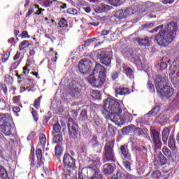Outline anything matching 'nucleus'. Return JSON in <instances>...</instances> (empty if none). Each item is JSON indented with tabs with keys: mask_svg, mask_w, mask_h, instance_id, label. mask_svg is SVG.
I'll return each instance as SVG.
<instances>
[{
	"mask_svg": "<svg viewBox=\"0 0 179 179\" xmlns=\"http://www.w3.org/2000/svg\"><path fill=\"white\" fill-rule=\"evenodd\" d=\"M177 30H178L177 23L174 22L168 23L165 25V28L155 36L157 43L162 47H169L174 41L177 36Z\"/></svg>",
	"mask_w": 179,
	"mask_h": 179,
	"instance_id": "nucleus-1",
	"label": "nucleus"
},
{
	"mask_svg": "<svg viewBox=\"0 0 179 179\" xmlns=\"http://www.w3.org/2000/svg\"><path fill=\"white\" fill-rule=\"evenodd\" d=\"M110 113L114 115L113 122H115L117 125L124 124V119L121 118V116H120L122 113L121 105L117 100L108 97L103 101L102 114L107 116L109 115Z\"/></svg>",
	"mask_w": 179,
	"mask_h": 179,
	"instance_id": "nucleus-2",
	"label": "nucleus"
},
{
	"mask_svg": "<svg viewBox=\"0 0 179 179\" xmlns=\"http://www.w3.org/2000/svg\"><path fill=\"white\" fill-rule=\"evenodd\" d=\"M103 163H115L117 159L115 158V154L114 152V141H108L103 148Z\"/></svg>",
	"mask_w": 179,
	"mask_h": 179,
	"instance_id": "nucleus-3",
	"label": "nucleus"
},
{
	"mask_svg": "<svg viewBox=\"0 0 179 179\" xmlns=\"http://www.w3.org/2000/svg\"><path fill=\"white\" fill-rule=\"evenodd\" d=\"M67 128L70 139H78V136H79V125L76 124L73 119L69 118Z\"/></svg>",
	"mask_w": 179,
	"mask_h": 179,
	"instance_id": "nucleus-4",
	"label": "nucleus"
},
{
	"mask_svg": "<svg viewBox=\"0 0 179 179\" xmlns=\"http://www.w3.org/2000/svg\"><path fill=\"white\" fill-rule=\"evenodd\" d=\"M96 57L102 65H105V66H110L111 65V59L113 58L110 52L104 49L98 50Z\"/></svg>",
	"mask_w": 179,
	"mask_h": 179,
	"instance_id": "nucleus-5",
	"label": "nucleus"
},
{
	"mask_svg": "<svg viewBox=\"0 0 179 179\" xmlns=\"http://www.w3.org/2000/svg\"><path fill=\"white\" fill-rule=\"evenodd\" d=\"M106 78L107 76H103V74L99 76L97 78L94 76V74H91L87 78V81L89 82V83L92 85V86L99 89L103 85H104V83H106Z\"/></svg>",
	"mask_w": 179,
	"mask_h": 179,
	"instance_id": "nucleus-6",
	"label": "nucleus"
},
{
	"mask_svg": "<svg viewBox=\"0 0 179 179\" xmlns=\"http://www.w3.org/2000/svg\"><path fill=\"white\" fill-rule=\"evenodd\" d=\"M92 66H93V63L89 59H83L78 63V69L83 75L89 73L92 71Z\"/></svg>",
	"mask_w": 179,
	"mask_h": 179,
	"instance_id": "nucleus-7",
	"label": "nucleus"
},
{
	"mask_svg": "<svg viewBox=\"0 0 179 179\" xmlns=\"http://www.w3.org/2000/svg\"><path fill=\"white\" fill-rule=\"evenodd\" d=\"M64 169H75L76 167V159L69 153H65L62 159Z\"/></svg>",
	"mask_w": 179,
	"mask_h": 179,
	"instance_id": "nucleus-8",
	"label": "nucleus"
},
{
	"mask_svg": "<svg viewBox=\"0 0 179 179\" xmlns=\"http://www.w3.org/2000/svg\"><path fill=\"white\" fill-rule=\"evenodd\" d=\"M80 85L75 80L71 81L69 84V94L71 97H76L80 93Z\"/></svg>",
	"mask_w": 179,
	"mask_h": 179,
	"instance_id": "nucleus-9",
	"label": "nucleus"
},
{
	"mask_svg": "<svg viewBox=\"0 0 179 179\" xmlns=\"http://www.w3.org/2000/svg\"><path fill=\"white\" fill-rule=\"evenodd\" d=\"M151 136H152V141L156 149L160 150L162 146H163V143L160 139V133L156 129H152L151 130Z\"/></svg>",
	"mask_w": 179,
	"mask_h": 179,
	"instance_id": "nucleus-10",
	"label": "nucleus"
},
{
	"mask_svg": "<svg viewBox=\"0 0 179 179\" xmlns=\"http://www.w3.org/2000/svg\"><path fill=\"white\" fill-rule=\"evenodd\" d=\"M167 164V157L162 153V152H159L158 155L154 159V166L159 169V167H162V166H166Z\"/></svg>",
	"mask_w": 179,
	"mask_h": 179,
	"instance_id": "nucleus-11",
	"label": "nucleus"
},
{
	"mask_svg": "<svg viewBox=\"0 0 179 179\" xmlns=\"http://www.w3.org/2000/svg\"><path fill=\"white\" fill-rule=\"evenodd\" d=\"M157 92L160 93L162 97L170 98L173 96V94H174V89L171 87L169 85H164V87H161V88L157 89Z\"/></svg>",
	"mask_w": 179,
	"mask_h": 179,
	"instance_id": "nucleus-12",
	"label": "nucleus"
},
{
	"mask_svg": "<svg viewBox=\"0 0 179 179\" xmlns=\"http://www.w3.org/2000/svg\"><path fill=\"white\" fill-rule=\"evenodd\" d=\"M99 162H100V159L97 161H91L90 163L92 165L90 169H91L92 171L94 173L93 176L90 179H103V175L101 174L99 169L96 167L99 164Z\"/></svg>",
	"mask_w": 179,
	"mask_h": 179,
	"instance_id": "nucleus-13",
	"label": "nucleus"
},
{
	"mask_svg": "<svg viewBox=\"0 0 179 179\" xmlns=\"http://www.w3.org/2000/svg\"><path fill=\"white\" fill-rule=\"evenodd\" d=\"M1 132L6 135V136H10L12 135V131H13L14 127L12 123H3L1 125Z\"/></svg>",
	"mask_w": 179,
	"mask_h": 179,
	"instance_id": "nucleus-14",
	"label": "nucleus"
},
{
	"mask_svg": "<svg viewBox=\"0 0 179 179\" xmlns=\"http://www.w3.org/2000/svg\"><path fill=\"white\" fill-rule=\"evenodd\" d=\"M120 153L122 157H124V159H126V160H131V152L128 148V145H120Z\"/></svg>",
	"mask_w": 179,
	"mask_h": 179,
	"instance_id": "nucleus-15",
	"label": "nucleus"
},
{
	"mask_svg": "<svg viewBox=\"0 0 179 179\" xmlns=\"http://www.w3.org/2000/svg\"><path fill=\"white\" fill-rule=\"evenodd\" d=\"M114 8L108 4L101 3L98 7L95 8L96 13H104L108 12V10H113Z\"/></svg>",
	"mask_w": 179,
	"mask_h": 179,
	"instance_id": "nucleus-16",
	"label": "nucleus"
},
{
	"mask_svg": "<svg viewBox=\"0 0 179 179\" xmlns=\"http://www.w3.org/2000/svg\"><path fill=\"white\" fill-rule=\"evenodd\" d=\"M36 157H37V164L36 169H38V167H41L42 166H44V161L45 159L43 157V150L41 148H37L36 151Z\"/></svg>",
	"mask_w": 179,
	"mask_h": 179,
	"instance_id": "nucleus-17",
	"label": "nucleus"
},
{
	"mask_svg": "<svg viewBox=\"0 0 179 179\" xmlns=\"http://www.w3.org/2000/svg\"><path fill=\"white\" fill-rule=\"evenodd\" d=\"M91 143L92 145V148L96 153L101 152V144L99 142V138L97 136H94V137L91 140Z\"/></svg>",
	"mask_w": 179,
	"mask_h": 179,
	"instance_id": "nucleus-18",
	"label": "nucleus"
},
{
	"mask_svg": "<svg viewBox=\"0 0 179 179\" xmlns=\"http://www.w3.org/2000/svg\"><path fill=\"white\" fill-rule=\"evenodd\" d=\"M96 73H99V76L103 75V76H106V68L100 63H97L95 65L92 75H96Z\"/></svg>",
	"mask_w": 179,
	"mask_h": 179,
	"instance_id": "nucleus-19",
	"label": "nucleus"
},
{
	"mask_svg": "<svg viewBox=\"0 0 179 179\" xmlns=\"http://www.w3.org/2000/svg\"><path fill=\"white\" fill-rule=\"evenodd\" d=\"M155 83L158 87L157 89H160L167 85V80L166 78L162 77L161 75H158L155 78Z\"/></svg>",
	"mask_w": 179,
	"mask_h": 179,
	"instance_id": "nucleus-20",
	"label": "nucleus"
},
{
	"mask_svg": "<svg viewBox=\"0 0 179 179\" xmlns=\"http://www.w3.org/2000/svg\"><path fill=\"white\" fill-rule=\"evenodd\" d=\"M171 129L169 127H165L162 131V139L164 145H167L169 141V136H170V132Z\"/></svg>",
	"mask_w": 179,
	"mask_h": 179,
	"instance_id": "nucleus-21",
	"label": "nucleus"
},
{
	"mask_svg": "<svg viewBox=\"0 0 179 179\" xmlns=\"http://www.w3.org/2000/svg\"><path fill=\"white\" fill-rule=\"evenodd\" d=\"M102 173H103L105 176H110V174H113L114 173V166L110 163L105 164L103 166Z\"/></svg>",
	"mask_w": 179,
	"mask_h": 179,
	"instance_id": "nucleus-22",
	"label": "nucleus"
},
{
	"mask_svg": "<svg viewBox=\"0 0 179 179\" xmlns=\"http://www.w3.org/2000/svg\"><path fill=\"white\" fill-rule=\"evenodd\" d=\"M168 146L172 152L176 151L177 149V144H176V138H174V135L171 134L168 139Z\"/></svg>",
	"mask_w": 179,
	"mask_h": 179,
	"instance_id": "nucleus-23",
	"label": "nucleus"
},
{
	"mask_svg": "<svg viewBox=\"0 0 179 179\" xmlns=\"http://www.w3.org/2000/svg\"><path fill=\"white\" fill-rule=\"evenodd\" d=\"M129 14V10H117L115 11L114 16L116 19H125Z\"/></svg>",
	"mask_w": 179,
	"mask_h": 179,
	"instance_id": "nucleus-24",
	"label": "nucleus"
},
{
	"mask_svg": "<svg viewBox=\"0 0 179 179\" xmlns=\"http://www.w3.org/2000/svg\"><path fill=\"white\" fill-rule=\"evenodd\" d=\"M134 41L140 45H143V47H150V42H149V38L148 37L144 38H134Z\"/></svg>",
	"mask_w": 179,
	"mask_h": 179,
	"instance_id": "nucleus-25",
	"label": "nucleus"
},
{
	"mask_svg": "<svg viewBox=\"0 0 179 179\" xmlns=\"http://www.w3.org/2000/svg\"><path fill=\"white\" fill-rule=\"evenodd\" d=\"M115 93L120 94V96H127L129 94V88L128 87H120L115 89Z\"/></svg>",
	"mask_w": 179,
	"mask_h": 179,
	"instance_id": "nucleus-26",
	"label": "nucleus"
},
{
	"mask_svg": "<svg viewBox=\"0 0 179 179\" xmlns=\"http://www.w3.org/2000/svg\"><path fill=\"white\" fill-rule=\"evenodd\" d=\"M0 178L9 179L6 168L0 164Z\"/></svg>",
	"mask_w": 179,
	"mask_h": 179,
	"instance_id": "nucleus-27",
	"label": "nucleus"
},
{
	"mask_svg": "<svg viewBox=\"0 0 179 179\" xmlns=\"http://www.w3.org/2000/svg\"><path fill=\"white\" fill-rule=\"evenodd\" d=\"M160 110H162V107H160V106H155L148 113V115L150 117L157 115V114L160 113Z\"/></svg>",
	"mask_w": 179,
	"mask_h": 179,
	"instance_id": "nucleus-28",
	"label": "nucleus"
},
{
	"mask_svg": "<svg viewBox=\"0 0 179 179\" xmlns=\"http://www.w3.org/2000/svg\"><path fill=\"white\" fill-rule=\"evenodd\" d=\"M0 120L3 122V124H10V116L8 113H0Z\"/></svg>",
	"mask_w": 179,
	"mask_h": 179,
	"instance_id": "nucleus-29",
	"label": "nucleus"
},
{
	"mask_svg": "<svg viewBox=\"0 0 179 179\" xmlns=\"http://www.w3.org/2000/svg\"><path fill=\"white\" fill-rule=\"evenodd\" d=\"M108 132L109 133V136H115L117 128H115L113 124H109L108 126Z\"/></svg>",
	"mask_w": 179,
	"mask_h": 179,
	"instance_id": "nucleus-30",
	"label": "nucleus"
},
{
	"mask_svg": "<svg viewBox=\"0 0 179 179\" xmlns=\"http://www.w3.org/2000/svg\"><path fill=\"white\" fill-rule=\"evenodd\" d=\"M162 153L165 157H169V159H171L173 157V155L171 154V150L167 148V147H164L162 149Z\"/></svg>",
	"mask_w": 179,
	"mask_h": 179,
	"instance_id": "nucleus-31",
	"label": "nucleus"
},
{
	"mask_svg": "<svg viewBox=\"0 0 179 179\" xmlns=\"http://www.w3.org/2000/svg\"><path fill=\"white\" fill-rule=\"evenodd\" d=\"M34 9H41L38 5H32L29 7L28 13L26 14L25 17H29L30 15L34 13Z\"/></svg>",
	"mask_w": 179,
	"mask_h": 179,
	"instance_id": "nucleus-32",
	"label": "nucleus"
},
{
	"mask_svg": "<svg viewBox=\"0 0 179 179\" xmlns=\"http://www.w3.org/2000/svg\"><path fill=\"white\" fill-rule=\"evenodd\" d=\"M55 155L56 157H61L62 156V146L57 145L55 148Z\"/></svg>",
	"mask_w": 179,
	"mask_h": 179,
	"instance_id": "nucleus-33",
	"label": "nucleus"
},
{
	"mask_svg": "<svg viewBox=\"0 0 179 179\" xmlns=\"http://www.w3.org/2000/svg\"><path fill=\"white\" fill-rule=\"evenodd\" d=\"M136 114H127L125 115V120H123L124 122H132V121H135L136 118Z\"/></svg>",
	"mask_w": 179,
	"mask_h": 179,
	"instance_id": "nucleus-34",
	"label": "nucleus"
},
{
	"mask_svg": "<svg viewBox=\"0 0 179 179\" xmlns=\"http://www.w3.org/2000/svg\"><path fill=\"white\" fill-rule=\"evenodd\" d=\"M151 178L153 179H160L162 178V171H160L159 169L155 170L151 173Z\"/></svg>",
	"mask_w": 179,
	"mask_h": 179,
	"instance_id": "nucleus-35",
	"label": "nucleus"
},
{
	"mask_svg": "<svg viewBox=\"0 0 179 179\" xmlns=\"http://www.w3.org/2000/svg\"><path fill=\"white\" fill-rule=\"evenodd\" d=\"M29 43H30L29 41H26V40L22 41L19 45L20 51H23L24 48H27V47H29L30 45Z\"/></svg>",
	"mask_w": 179,
	"mask_h": 179,
	"instance_id": "nucleus-36",
	"label": "nucleus"
},
{
	"mask_svg": "<svg viewBox=\"0 0 179 179\" xmlns=\"http://www.w3.org/2000/svg\"><path fill=\"white\" fill-rule=\"evenodd\" d=\"M91 96L92 99H94L95 100H100L101 98V94L99 90H93L91 93Z\"/></svg>",
	"mask_w": 179,
	"mask_h": 179,
	"instance_id": "nucleus-37",
	"label": "nucleus"
},
{
	"mask_svg": "<svg viewBox=\"0 0 179 179\" xmlns=\"http://www.w3.org/2000/svg\"><path fill=\"white\" fill-rule=\"evenodd\" d=\"M92 122L94 124L96 127H99L101 124V120L97 115H94L92 119Z\"/></svg>",
	"mask_w": 179,
	"mask_h": 179,
	"instance_id": "nucleus-38",
	"label": "nucleus"
},
{
	"mask_svg": "<svg viewBox=\"0 0 179 179\" xmlns=\"http://www.w3.org/2000/svg\"><path fill=\"white\" fill-rule=\"evenodd\" d=\"M108 179H125V173L121 171H117L113 177L109 178Z\"/></svg>",
	"mask_w": 179,
	"mask_h": 179,
	"instance_id": "nucleus-39",
	"label": "nucleus"
},
{
	"mask_svg": "<svg viewBox=\"0 0 179 179\" xmlns=\"http://www.w3.org/2000/svg\"><path fill=\"white\" fill-rule=\"evenodd\" d=\"M66 13L68 15H71V16H78V9L75 8H67Z\"/></svg>",
	"mask_w": 179,
	"mask_h": 179,
	"instance_id": "nucleus-40",
	"label": "nucleus"
},
{
	"mask_svg": "<svg viewBox=\"0 0 179 179\" xmlns=\"http://www.w3.org/2000/svg\"><path fill=\"white\" fill-rule=\"evenodd\" d=\"M23 82L24 83V86H27V89H29V87H31L33 85V82H34V80L31 78H24Z\"/></svg>",
	"mask_w": 179,
	"mask_h": 179,
	"instance_id": "nucleus-41",
	"label": "nucleus"
},
{
	"mask_svg": "<svg viewBox=\"0 0 179 179\" xmlns=\"http://www.w3.org/2000/svg\"><path fill=\"white\" fill-rule=\"evenodd\" d=\"M59 27H61L62 29H66L68 27V21L65 18H62L60 21L59 22Z\"/></svg>",
	"mask_w": 179,
	"mask_h": 179,
	"instance_id": "nucleus-42",
	"label": "nucleus"
},
{
	"mask_svg": "<svg viewBox=\"0 0 179 179\" xmlns=\"http://www.w3.org/2000/svg\"><path fill=\"white\" fill-rule=\"evenodd\" d=\"M42 99H43V96H41L34 100V107H35V108H36L37 110H38L40 107H41L40 104H41Z\"/></svg>",
	"mask_w": 179,
	"mask_h": 179,
	"instance_id": "nucleus-43",
	"label": "nucleus"
},
{
	"mask_svg": "<svg viewBox=\"0 0 179 179\" xmlns=\"http://www.w3.org/2000/svg\"><path fill=\"white\" fill-rule=\"evenodd\" d=\"M29 162L31 169H34L36 166V159H34V153L33 152H31V154L29 155Z\"/></svg>",
	"mask_w": 179,
	"mask_h": 179,
	"instance_id": "nucleus-44",
	"label": "nucleus"
},
{
	"mask_svg": "<svg viewBox=\"0 0 179 179\" xmlns=\"http://www.w3.org/2000/svg\"><path fill=\"white\" fill-rule=\"evenodd\" d=\"M62 141H64L62 134H57L53 137V142H55V143H61Z\"/></svg>",
	"mask_w": 179,
	"mask_h": 179,
	"instance_id": "nucleus-45",
	"label": "nucleus"
},
{
	"mask_svg": "<svg viewBox=\"0 0 179 179\" xmlns=\"http://www.w3.org/2000/svg\"><path fill=\"white\" fill-rule=\"evenodd\" d=\"M80 118L82 120V121H86V120H87V109H85L81 111L80 113Z\"/></svg>",
	"mask_w": 179,
	"mask_h": 179,
	"instance_id": "nucleus-46",
	"label": "nucleus"
},
{
	"mask_svg": "<svg viewBox=\"0 0 179 179\" xmlns=\"http://www.w3.org/2000/svg\"><path fill=\"white\" fill-rule=\"evenodd\" d=\"M39 142L42 146H44V145L47 143V137L45 136V134H41L39 135Z\"/></svg>",
	"mask_w": 179,
	"mask_h": 179,
	"instance_id": "nucleus-47",
	"label": "nucleus"
},
{
	"mask_svg": "<svg viewBox=\"0 0 179 179\" xmlns=\"http://www.w3.org/2000/svg\"><path fill=\"white\" fill-rule=\"evenodd\" d=\"M122 166L127 171H132V169H131V162H129V161H123Z\"/></svg>",
	"mask_w": 179,
	"mask_h": 179,
	"instance_id": "nucleus-48",
	"label": "nucleus"
},
{
	"mask_svg": "<svg viewBox=\"0 0 179 179\" xmlns=\"http://www.w3.org/2000/svg\"><path fill=\"white\" fill-rule=\"evenodd\" d=\"M61 124H59V122L53 124L52 129L55 134H59V132H61Z\"/></svg>",
	"mask_w": 179,
	"mask_h": 179,
	"instance_id": "nucleus-49",
	"label": "nucleus"
},
{
	"mask_svg": "<svg viewBox=\"0 0 179 179\" xmlns=\"http://www.w3.org/2000/svg\"><path fill=\"white\" fill-rule=\"evenodd\" d=\"M110 5L112 6H120L121 5V0H108Z\"/></svg>",
	"mask_w": 179,
	"mask_h": 179,
	"instance_id": "nucleus-50",
	"label": "nucleus"
},
{
	"mask_svg": "<svg viewBox=\"0 0 179 179\" xmlns=\"http://www.w3.org/2000/svg\"><path fill=\"white\" fill-rule=\"evenodd\" d=\"M31 113L32 114L33 118L36 122L38 121V113L34 108H31Z\"/></svg>",
	"mask_w": 179,
	"mask_h": 179,
	"instance_id": "nucleus-51",
	"label": "nucleus"
},
{
	"mask_svg": "<svg viewBox=\"0 0 179 179\" xmlns=\"http://www.w3.org/2000/svg\"><path fill=\"white\" fill-rule=\"evenodd\" d=\"M131 129H132V127L131 126L124 127L122 129V132L124 135H127V134H130Z\"/></svg>",
	"mask_w": 179,
	"mask_h": 179,
	"instance_id": "nucleus-52",
	"label": "nucleus"
},
{
	"mask_svg": "<svg viewBox=\"0 0 179 179\" xmlns=\"http://www.w3.org/2000/svg\"><path fill=\"white\" fill-rule=\"evenodd\" d=\"M0 88H1V90L3 91L5 95L8 96V87L6 86V84L5 83L0 84Z\"/></svg>",
	"mask_w": 179,
	"mask_h": 179,
	"instance_id": "nucleus-53",
	"label": "nucleus"
},
{
	"mask_svg": "<svg viewBox=\"0 0 179 179\" xmlns=\"http://www.w3.org/2000/svg\"><path fill=\"white\" fill-rule=\"evenodd\" d=\"M4 82H6L7 85H12V83H13V78L10 76H6Z\"/></svg>",
	"mask_w": 179,
	"mask_h": 179,
	"instance_id": "nucleus-54",
	"label": "nucleus"
},
{
	"mask_svg": "<svg viewBox=\"0 0 179 179\" xmlns=\"http://www.w3.org/2000/svg\"><path fill=\"white\" fill-rule=\"evenodd\" d=\"M124 72H126V74L129 78H132V76H134V71H132V69L131 67L124 69Z\"/></svg>",
	"mask_w": 179,
	"mask_h": 179,
	"instance_id": "nucleus-55",
	"label": "nucleus"
},
{
	"mask_svg": "<svg viewBox=\"0 0 179 179\" xmlns=\"http://www.w3.org/2000/svg\"><path fill=\"white\" fill-rule=\"evenodd\" d=\"M10 55V52H6L4 55H3V57L1 59V62L3 64H5L8 59H9V56Z\"/></svg>",
	"mask_w": 179,
	"mask_h": 179,
	"instance_id": "nucleus-56",
	"label": "nucleus"
},
{
	"mask_svg": "<svg viewBox=\"0 0 179 179\" xmlns=\"http://www.w3.org/2000/svg\"><path fill=\"white\" fill-rule=\"evenodd\" d=\"M135 131H136V134L138 135V136H143V135H145V131H143V129L142 128L136 127L135 129Z\"/></svg>",
	"mask_w": 179,
	"mask_h": 179,
	"instance_id": "nucleus-57",
	"label": "nucleus"
},
{
	"mask_svg": "<svg viewBox=\"0 0 179 179\" xmlns=\"http://www.w3.org/2000/svg\"><path fill=\"white\" fill-rule=\"evenodd\" d=\"M148 88L149 90L152 93V92H155V85L152 83V81L148 80L147 83Z\"/></svg>",
	"mask_w": 179,
	"mask_h": 179,
	"instance_id": "nucleus-58",
	"label": "nucleus"
},
{
	"mask_svg": "<svg viewBox=\"0 0 179 179\" xmlns=\"http://www.w3.org/2000/svg\"><path fill=\"white\" fill-rule=\"evenodd\" d=\"M57 6L60 8V9H66L68 5L65 3L61 2V1H57Z\"/></svg>",
	"mask_w": 179,
	"mask_h": 179,
	"instance_id": "nucleus-59",
	"label": "nucleus"
},
{
	"mask_svg": "<svg viewBox=\"0 0 179 179\" xmlns=\"http://www.w3.org/2000/svg\"><path fill=\"white\" fill-rule=\"evenodd\" d=\"M19 37H22V38H29V32L27 31H23L21 34L19 35Z\"/></svg>",
	"mask_w": 179,
	"mask_h": 179,
	"instance_id": "nucleus-60",
	"label": "nucleus"
},
{
	"mask_svg": "<svg viewBox=\"0 0 179 179\" xmlns=\"http://www.w3.org/2000/svg\"><path fill=\"white\" fill-rule=\"evenodd\" d=\"M119 76H120V74L117 71H113L111 73V79H112V80H116V79H118Z\"/></svg>",
	"mask_w": 179,
	"mask_h": 179,
	"instance_id": "nucleus-61",
	"label": "nucleus"
},
{
	"mask_svg": "<svg viewBox=\"0 0 179 179\" xmlns=\"http://www.w3.org/2000/svg\"><path fill=\"white\" fill-rule=\"evenodd\" d=\"M20 95L13 96V101L15 104H19L20 103Z\"/></svg>",
	"mask_w": 179,
	"mask_h": 179,
	"instance_id": "nucleus-62",
	"label": "nucleus"
},
{
	"mask_svg": "<svg viewBox=\"0 0 179 179\" xmlns=\"http://www.w3.org/2000/svg\"><path fill=\"white\" fill-rule=\"evenodd\" d=\"M156 24V22H152L150 24H144L143 25V29H150V27H153Z\"/></svg>",
	"mask_w": 179,
	"mask_h": 179,
	"instance_id": "nucleus-63",
	"label": "nucleus"
},
{
	"mask_svg": "<svg viewBox=\"0 0 179 179\" xmlns=\"http://www.w3.org/2000/svg\"><path fill=\"white\" fill-rule=\"evenodd\" d=\"M167 66H168L167 63L161 62L159 65V69L161 71H164V69H167Z\"/></svg>",
	"mask_w": 179,
	"mask_h": 179,
	"instance_id": "nucleus-64",
	"label": "nucleus"
}]
</instances>
